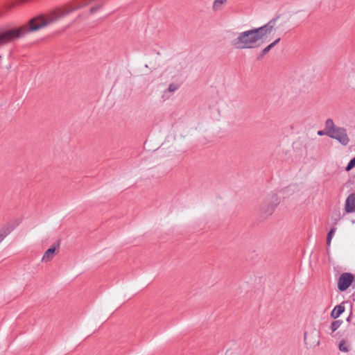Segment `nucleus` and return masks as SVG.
I'll list each match as a JSON object with an SVG mask.
<instances>
[{"label":"nucleus","mask_w":355,"mask_h":355,"mask_svg":"<svg viewBox=\"0 0 355 355\" xmlns=\"http://www.w3.org/2000/svg\"><path fill=\"white\" fill-rule=\"evenodd\" d=\"M263 39L256 28L240 33L238 37L231 42V45L236 49H252L257 42ZM259 44L257 45L259 46Z\"/></svg>","instance_id":"obj_1"},{"label":"nucleus","mask_w":355,"mask_h":355,"mask_svg":"<svg viewBox=\"0 0 355 355\" xmlns=\"http://www.w3.org/2000/svg\"><path fill=\"white\" fill-rule=\"evenodd\" d=\"M328 124H330L331 129L328 130L327 132H326L327 136L337 140L343 146H347L349 142L347 130L345 128L336 126L333 120L329 121Z\"/></svg>","instance_id":"obj_2"},{"label":"nucleus","mask_w":355,"mask_h":355,"mask_svg":"<svg viewBox=\"0 0 355 355\" xmlns=\"http://www.w3.org/2000/svg\"><path fill=\"white\" fill-rule=\"evenodd\" d=\"M279 204V198L277 194H272L261 205L260 213L263 218L271 216Z\"/></svg>","instance_id":"obj_3"},{"label":"nucleus","mask_w":355,"mask_h":355,"mask_svg":"<svg viewBox=\"0 0 355 355\" xmlns=\"http://www.w3.org/2000/svg\"><path fill=\"white\" fill-rule=\"evenodd\" d=\"M355 282L354 275L351 272H343L338 279V289L341 291H347Z\"/></svg>","instance_id":"obj_4"},{"label":"nucleus","mask_w":355,"mask_h":355,"mask_svg":"<svg viewBox=\"0 0 355 355\" xmlns=\"http://www.w3.org/2000/svg\"><path fill=\"white\" fill-rule=\"evenodd\" d=\"M279 17L280 15H277L275 17L270 19L265 25L259 28H256L259 31V34L261 35V36L262 37V38L268 33H270L272 31V30L274 28V26H275L277 20L279 18Z\"/></svg>","instance_id":"obj_5"},{"label":"nucleus","mask_w":355,"mask_h":355,"mask_svg":"<svg viewBox=\"0 0 355 355\" xmlns=\"http://www.w3.org/2000/svg\"><path fill=\"white\" fill-rule=\"evenodd\" d=\"M60 245V240L53 243L46 252H44L42 260L44 262L50 261L53 259L56 252H58Z\"/></svg>","instance_id":"obj_6"},{"label":"nucleus","mask_w":355,"mask_h":355,"mask_svg":"<svg viewBox=\"0 0 355 355\" xmlns=\"http://www.w3.org/2000/svg\"><path fill=\"white\" fill-rule=\"evenodd\" d=\"M345 211L347 214L355 212V193H351L345 200Z\"/></svg>","instance_id":"obj_7"},{"label":"nucleus","mask_w":355,"mask_h":355,"mask_svg":"<svg viewBox=\"0 0 355 355\" xmlns=\"http://www.w3.org/2000/svg\"><path fill=\"white\" fill-rule=\"evenodd\" d=\"M353 304L349 301H345L340 304L334 306L332 311H345V309H349V311H353Z\"/></svg>","instance_id":"obj_8"},{"label":"nucleus","mask_w":355,"mask_h":355,"mask_svg":"<svg viewBox=\"0 0 355 355\" xmlns=\"http://www.w3.org/2000/svg\"><path fill=\"white\" fill-rule=\"evenodd\" d=\"M336 227H333L329 230V231L327 233V239H326V243H327V248H329L330 246L332 237L334 236V235L336 232Z\"/></svg>","instance_id":"obj_9"},{"label":"nucleus","mask_w":355,"mask_h":355,"mask_svg":"<svg viewBox=\"0 0 355 355\" xmlns=\"http://www.w3.org/2000/svg\"><path fill=\"white\" fill-rule=\"evenodd\" d=\"M331 120H332V119H328L326 121V122H325V128H324V129L323 130H319V131H318V135L319 136L327 135V133H326V132H327L328 130L331 129V128H330V127H331L330 124H329V125L328 124V122H329V121H331Z\"/></svg>","instance_id":"obj_10"},{"label":"nucleus","mask_w":355,"mask_h":355,"mask_svg":"<svg viewBox=\"0 0 355 355\" xmlns=\"http://www.w3.org/2000/svg\"><path fill=\"white\" fill-rule=\"evenodd\" d=\"M342 323H343V320H340L334 321L331 325V331L334 332L335 331H336L340 327Z\"/></svg>","instance_id":"obj_11"},{"label":"nucleus","mask_w":355,"mask_h":355,"mask_svg":"<svg viewBox=\"0 0 355 355\" xmlns=\"http://www.w3.org/2000/svg\"><path fill=\"white\" fill-rule=\"evenodd\" d=\"M339 349L341 352H349V346L347 345L345 340H342L339 343Z\"/></svg>","instance_id":"obj_12"},{"label":"nucleus","mask_w":355,"mask_h":355,"mask_svg":"<svg viewBox=\"0 0 355 355\" xmlns=\"http://www.w3.org/2000/svg\"><path fill=\"white\" fill-rule=\"evenodd\" d=\"M355 167V157L350 159L347 166L345 167V171L349 172L353 168Z\"/></svg>","instance_id":"obj_13"},{"label":"nucleus","mask_w":355,"mask_h":355,"mask_svg":"<svg viewBox=\"0 0 355 355\" xmlns=\"http://www.w3.org/2000/svg\"><path fill=\"white\" fill-rule=\"evenodd\" d=\"M10 233L8 228H3L2 232L0 231V242Z\"/></svg>","instance_id":"obj_14"},{"label":"nucleus","mask_w":355,"mask_h":355,"mask_svg":"<svg viewBox=\"0 0 355 355\" xmlns=\"http://www.w3.org/2000/svg\"><path fill=\"white\" fill-rule=\"evenodd\" d=\"M332 218L334 220V225H336L338 221L341 218L340 211H335L334 215L332 216Z\"/></svg>","instance_id":"obj_15"},{"label":"nucleus","mask_w":355,"mask_h":355,"mask_svg":"<svg viewBox=\"0 0 355 355\" xmlns=\"http://www.w3.org/2000/svg\"><path fill=\"white\" fill-rule=\"evenodd\" d=\"M178 87H179L178 85L175 84V83H171L169 85L168 90L170 92H173L176 91L178 89Z\"/></svg>","instance_id":"obj_16"},{"label":"nucleus","mask_w":355,"mask_h":355,"mask_svg":"<svg viewBox=\"0 0 355 355\" xmlns=\"http://www.w3.org/2000/svg\"><path fill=\"white\" fill-rule=\"evenodd\" d=\"M226 1L227 0H215L213 5L214 9H216L219 5L224 4Z\"/></svg>","instance_id":"obj_17"},{"label":"nucleus","mask_w":355,"mask_h":355,"mask_svg":"<svg viewBox=\"0 0 355 355\" xmlns=\"http://www.w3.org/2000/svg\"><path fill=\"white\" fill-rule=\"evenodd\" d=\"M272 49V46H270V44L268 45L266 47H265L262 50L263 54L266 55Z\"/></svg>","instance_id":"obj_18"},{"label":"nucleus","mask_w":355,"mask_h":355,"mask_svg":"<svg viewBox=\"0 0 355 355\" xmlns=\"http://www.w3.org/2000/svg\"><path fill=\"white\" fill-rule=\"evenodd\" d=\"M343 312H331V318L336 319L338 318Z\"/></svg>","instance_id":"obj_19"},{"label":"nucleus","mask_w":355,"mask_h":355,"mask_svg":"<svg viewBox=\"0 0 355 355\" xmlns=\"http://www.w3.org/2000/svg\"><path fill=\"white\" fill-rule=\"evenodd\" d=\"M280 40H281V38H280V37H279V38L276 39V40H275V41H273L271 44H270V46H272V48H273L275 45H277V44L279 42Z\"/></svg>","instance_id":"obj_20"},{"label":"nucleus","mask_w":355,"mask_h":355,"mask_svg":"<svg viewBox=\"0 0 355 355\" xmlns=\"http://www.w3.org/2000/svg\"><path fill=\"white\" fill-rule=\"evenodd\" d=\"M264 55H265V54H263V52L261 51V53L258 55L257 60L262 59L264 57Z\"/></svg>","instance_id":"obj_21"},{"label":"nucleus","mask_w":355,"mask_h":355,"mask_svg":"<svg viewBox=\"0 0 355 355\" xmlns=\"http://www.w3.org/2000/svg\"><path fill=\"white\" fill-rule=\"evenodd\" d=\"M351 303H354V304H353V311L355 310V299H352V300H349Z\"/></svg>","instance_id":"obj_22"},{"label":"nucleus","mask_w":355,"mask_h":355,"mask_svg":"<svg viewBox=\"0 0 355 355\" xmlns=\"http://www.w3.org/2000/svg\"><path fill=\"white\" fill-rule=\"evenodd\" d=\"M351 314H352V312H350V314H349V315L347 316V321H349V320H350Z\"/></svg>","instance_id":"obj_23"},{"label":"nucleus","mask_w":355,"mask_h":355,"mask_svg":"<svg viewBox=\"0 0 355 355\" xmlns=\"http://www.w3.org/2000/svg\"><path fill=\"white\" fill-rule=\"evenodd\" d=\"M231 354V352L230 351H227L226 352V355H230Z\"/></svg>","instance_id":"obj_24"},{"label":"nucleus","mask_w":355,"mask_h":355,"mask_svg":"<svg viewBox=\"0 0 355 355\" xmlns=\"http://www.w3.org/2000/svg\"><path fill=\"white\" fill-rule=\"evenodd\" d=\"M108 318H103V319L105 320H107Z\"/></svg>","instance_id":"obj_25"},{"label":"nucleus","mask_w":355,"mask_h":355,"mask_svg":"<svg viewBox=\"0 0 355 355\" xmlns=\"http://www.w3.org/2000/svg\"><path fill=\"white\" fill-rule=\"evenodd\" d=\"M1 59V56L0 55V60Z\"/></svg>","instance_id":"obj_26"}]
</instances>
